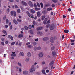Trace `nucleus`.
<instances>
[{"mask_svg":"<svg viewBox=\"0 0 75 75\" xmlns=\"http://www.w3.org/2000/svg\"><path fill=\"white\" fill-rule=\"evenodd\" d=\"M42 73H43V74L45 75H47V74L45 73V70H42Z\"/></svg>","mask_w":75,"mask_h":75,"instance_id":"nucleus-14","label":"nucleus"},{"mask_svg":"<svg viewBox=\"0 0 75 75\" xmlns=\"http://www.w3.org/2000/svg\"><path fill=\"white\" fill-rule=\"evenodd\" d=\"M52 8H49L47 9V11H50V10H52Z\"/></svg>","mask_w":75,"mask_h":75,"instance_id":"nucleus-32","label":"nucleus"},{"mask_svg":"<svg viewBox=\"0 0 75 75\" xmlns=\"http://www.w3.org/2000/svg\"><path fill=\"white\" fill-rule=\"evenodd\" d=\"M1 43L2 45H4V42H1Z\"/></svg>","mask_w":75,"mask_h":75,"instance_id":"nucleus-42","label":"nucleus"},{"mask_svg":"<svg viewBox=\"0 0 75 75\" xmlns=\"http://www.w3.org/2000/svg\"><path fill=\"white\" fill-rule=\"evenodd\" d=\"M32 44L34 46H35L36 45H37V42H34L32 43Z\"/></svg>","mask_w":75,"mask_h":75,"instance_id":"nucleus-19","label":"nucleus"},{"mask_svg":"<svg viewBox=\"0 0 75 75\" xmlns=\"http://www.w3.org/2000/svg\"><path fill=\"white\" fill-rule=\"evenodd\" d=\"M11 59H14V56H12L11 57Z\"/></svg>","mask_w":75,"mask_h":75,"instance_id":"nucleus-50","label":"nucleus"},{"mask_svg":"<svg viewBox=\"0 0 75 75\" xmlns=\"http://www.w3.org/2000/svg\"><path fill=\"white\" fill-rule=\"evenodd\" d=\"M2 32L3 33H4V34H5L6 35H7V32H6V30H4L2 31Z\"/></svg>","mask_w":75,"mask_h":75,"instance_id":"nucleus-22","label":"nucleus"},{"mask_svg":"<svg viewBox=\"0 0 75 75\" xmlns=\"http://www.w3.org/2000/svg\"><path fill=\"white\" fill-rule=\"evenodd\" d=\"M13 22L15 24H18V22H17V21L16 20L14 19L13 20Z\"/></svg>","mask_w":75,"mask_h":75,"instance_id":"nucleus-20","label":"nucleus"},{"mask_svg":"<svg viewBox=\"0 0 75 75\" xmlns=\"http://www.w3.org/2000/svg\"><path fill=\"white\" fill-rule=\"evenodd\" d=\"M28 28H29V29L30 30L31 29V28H32V26L31 25H30L29 26Z\"/></svg>","mask_w":75,"mask_h":75,"instance_id":"nucleus-40","label":"nucleus"},{"mask_svg":"<svg viewBox=\"0 0 75 75\" xmlns=\"http://www.w3.org/2000/svg\"><path fill=\"white\" fill-rule=\"evenodd\" d=\"M17 21H18V22H19L20 23L21 22V20H20L19 19H17Z\"/></svg>","mask_w":75,"mask_h":75,"instance_id":"nucleus-37","label":"nucleus"},{"mask_svg":"<svg viewBox=\"0 0 75 75\" xmlns=\"http://www.w3.org/2000/svg\"><path fill=\"white\" fill-rule=\"evenodd\" d=\"M52 1L54 3H57L58 1V0H52Z\"/></svg>","mask_w":75,"mask_h":75,"instance_id":"nucleus-27","label":"nucleus"},{"mask_svg":"<svg viewBox=\"0 0 75 75\" xmlns=\"http://www.w3.org/2000/svg\"><path fill=\"white\" fill-rule=\"evenodd\" d=\"M74 40H71V42H74Z\"/></svg>","mask_w":75,"mask_h":75,"instance_id":"nucleus-64","label":"nucleus"},{"mask_svg":"<svg viewBox=\"0 0 75 75\" xmlns=\"http://www.w3.org/2000/svg\"><path fill=\"white\" fill-rule=\"evenodd\" d=\"M11 56L12 57H16V54H11Z\"/></svg>","mask_w":75,"mask_h":75,"instance_id":"nucleus-33","label":"nucleus"},{"mask_svg":"<svg viewBox=\"0 0 75 75\" xmlns=\"http://www.w3.org/2000/svg\"><path fill=\"white\" fill-rule=\"evenodd\" d=\"M8 22H9L8 20L6 19V24H8Z\"/></svg>","mask_w":75,"mask_h":75,"instance_id":"nucleus-46","label":"nucleus"},{"mask_svg":"<svg viewBox=\"0 0 75 75\" xmlns=\"http://www.w3.org/2000/svg\"><path fill=\"white\" fill-rule=\"evenodd\" d=\"M22 44V42H19V46H21V45Z\"/></svg>","mask_w":75,"mask_h":75,"instance_id":"nucleus-52","label":"nucleus"},{"mask_svg":"<svg viewBox=\"0 0 75 75\" xmlns=\"http://www.w3.org/2000/svg\"><path fill=\"white\" fill-rule=\"evenodd\" d=\"M27 56L28 57H31V53L30 52H28Z\"/></svg>","mask_w":75,"mask_h":75,"instance_id":"nucleus-12","label":"nucleus"},{"mask_svg":"<svg viewBox=\"0 0 75 75\" xmlns=\"http://www.w3.org/2000/svg\"><path fill=\"white\" fill-rule=\"evenodd\" d=\"M11 16H13V12L12 11L11 12Z\"/></svg>","mask_w":75,"mask_h":75,"instance_id":"nucleus-55","label":"nucleus"},{"mask_svg":"<svg viewBox=\"0 0 75 75\" xmlns=\"http://www.w3.org/2000/svg\"><path fill=\"white\" fill-rule=\"evenodd\" d=\"M64 33H68L69 32V31L68 30H64Z\"/></svg>","mask_w":75,"mask_h":75,"instance_id":"nucleus-30","label":"nucleus"},{"mask_svg":"<svg viewBox=\"0 0 75 75\" xmlns=\"http://www.w3.org/2000/svg\"><path fill=\"white\" fill-rule=\"evenodd\" d=\"M26 13L28 14V17H30V13L28 11H26Z\"/></svg>","mask_w":75,"mask_h":75,"instance_id":"nucleus-25","label":"nucleus"},{"mask_svg":"<svg viewBox=\"0 0 75 75\" xmlns=\"http://www.w3.org/2000/svg\"><path fill=\"white\" fill-rule=\"evenodd\" d=\"M42 34V33L41 32L38 31L37 32V34H38V35H41Z\"/></svg>","mask_w":75,"mask_h":75,"instance_id":"nucleus-15","label":"nucleus"},{"mask_svg":"<svg viewBox=\"0 0 75 75\" xmlns=\"http://www.w3.org/2000/svg\"><path fill=\"white\" fill-rule=\"evenodd\" d=\"M33 23L34 25H35V21H33Z\"/></svg>","mask_w":75,"mask_h":75,"instance_id":"nucleus-53","label":"nucleus"},{"mask_svg":"<svg viewBox=\"0 0 75 75\" xmlns=\"http://www.w3.org/2000/svg\"><path fill=\"white\" fill-rule=\"evenodd\" d=\"M19 54L20 56H24V52H20Z\"/></svg>","mask_w":75,"mask_h":75,"instance_id":"nucleus-10","label":"nucleus"},{"mask_svg":"<svg viewBox=\"0 0 75 75\" xmlns=\"http://www.w3.org/2000/svg\"><path fill=\"white\" fill-rule=\"evenodd\" d=\"M23 34H21L19 35V38H21V37H23Z\"/></svg>","mask_w":75,"mask_h":75,"instance_id":"nucleus-24","label":"nucleus"},{"mask_svg":"<svg viewBox=\"0 0 75 75\" xmlns=\"http://www.w3.org/2000/svg\"><path fill=\"white\" fill-rule=\"evenodd\" d=\"M15 44V42H13L11 43V45H13Z\"/></svg>","mask_w":75,"mask_h":75,"instance_id":"nucleus-54","label":"nucleus"},{"mask_svg":"<svg viewBox=\"0 0 75 75\" xmlns=\"http://www.w3.org/2000/svg\"><path fill=\"white\" fill-rule=\"evenodd\" d=\"M34 41H36L37 42L38 41V39H35L34 40Z\"/></svg>","mask_w":75,"mask_h":75,"instance_id":"nucleus-48","label":"nucleus"},{"mask_svg":"<svg viewBox=\"0 0 75 75\" xmlns=\"http://www.w3.org/2000/svg\"><path fill=\"white\" fill-rule=\"evenodd\" d=\"M41 49H42V48L40 46L36 48V49L38 51H39V50H41Z\"/></svg>","mask_w":75,"mask_h":75,"instance_id":"nucleus-9","label":"nucleus"},{"mask_svg":"<svg viewBox=\"0 0 75 75\" xmlns=\"http://www.w3.org/2000/svg\"><path fill=\"white\" fill-rule=\"evenodd\" d=\"M34 7H35V8H37V4L35 3L34 4Z\"/></svg>","mask_w":75,"mask_h":75,"instance_id":"nucleus-58","label":"nucleus"},{"mask_svg":"<svg viewBox=\"0 0 75 75\" xmlns=\"http://www.w3.org/2000/svg\"><path fill=\"white\" fill-rule=\"evenodd\" d=\"M10 38H11V41H13V37L12 36H11Z\"/></svg>","mask_w":75,"mask_h":75,"instance_id":"nucleus-51","label":"nucleus"},{"mask_svg":"<svg viewBox=\"0 0 75 75\" xmlns=\"http://www.w3.org/2000/svg\"><path fill=\"white\" fill-rule=\"evenodd\" d=\"M31 18H34V19H35V20H36V19H37V16H35L34 17H31Z\"/></svg>","mask_w":75,"mask_h":75,"instance_id":"nucleus-29","label":"nucleus"},{"mask_svg":"<svg viewBox=\"0 0 75 75\" xmlns=\"http://www.w3.org/2000/svg\"><path fill=\"white\" fill-rule=\"evenodd\" d=\"M55 49V47L53 46L51 48L52 50H54Z\"/></svg>","mask_w":75,"mask_h":75,"instance_id":"nucleus-44","label":"nucleus"},{"mask_svg":"<svg viewBox=\"0 0 75 75\" xmlns=\"http://www.w3.org/2000/svg\"><path fill=\"white\" fill-rule=\"evenodd\" d=\"M34 51H36V50H37V47H34Z\"/></svg>","mask_w":75,"mask_h":75,"instance_id":"nucleus-49","label":"nucleus"},{"mask_svg":"<svg viewBox=\"0 0 75 75\" xmlns=\"http://www.w3.org/2000/svg\"><path fill=\"white\" fill-rule=\"evenodd\" d=\"M24 28H25V30H28V27L26 26H24Z\"/></svg>","mask_w":75,"mask_h":75,"instance_id":"nucleus-23","label":"nucleus"},{"mask_svg":"<svg viewBox=\"0 0 75 75\" xmlns=\"http://www.w3.org/2000/svg\"><path fill=\"white\" fill-rule=\"evenodd\" d=\"M22 4L23 5H24L25 6H27V3L26 2H24L23 1H22Z\"/></svg>","mask_w":75,"mask_h":75,"instance_id":"nucleus-16","label":"nucleus"},{"mask_svg":"<svg viewBox=\"0 0 75 75\" xmlns=\"http://www.w3.org/2000/svg\"><path fill=\"white\" fill-rule=\"evenodd\" d=\"M30 33H31V34H33V31H32V30H30Z\"/></svg>","mask_w":75,"mask_h":75,"instance_id":"nucleus-62","label":"nucleus"},{"mask_svg":"<svg viewBox=\"0 0 75 75\" xmlns=\"http://www.w3.org/2000/svg\"><path fill=\"white\" fill-rule=\"evenodd\" d=\"M1 6V1L0 0V7Z\"/></svg>","mask_w":75,"mask_h":75,"instance_id":"nucleus-61","label":"nucleus"},{"mask_svg":"<svg viewBox=\"0 0 75 75\" xmlns=\"http://www.w3.org/2000/svg\"><path fill=\"white\" fill-rule=\"evenodd\" d=\"M28 48H31L32 46H31V45H29L28 46Z\"/></svg>","mask_w":75,"mask_h":75,"instance_id":"nucleus-38","label":"nucleus"},{"mask_svg":"<svg viewBox=\"0 0 75 75\" xmlns=\"http://www.w3.org/2000/svg\"><path fill=\"white\" fill-rule=\"evenodd\" d=\"M15 7L16 8H18V6L17 5H15Z\"/></svg>","mask_w":75,"mask_h":75,"instance_id":"nucleus-43","label":"nucleus"},{"mask_svg":"<svg viewBox=\"0 0 75 75\" xmlns=\"http://www.w3.org/2000/svg\"><path fill=\"white\" fill-rule=\"evenodd\" d=\"M31 12L32 14H34L35 13V11L33 9H31L30 11Z\"/></svg>","mask_w":75,"mask_h":75,"instance_id":"nucleus-21","label":"nucleus"},{"mask_svg":"<svg viewBox=\"0 0 75 75\" xmlns=\"http://www.w3.org/2000/svg\"><path fill=\"white\" fill-rule=\"evenodd\" d=\"M29 61H30V58L29 57H27L25 59V61L26 62H29Z\"/></svg>","mask_w":75,"mask_h":75,"instance_id":"nucleus-11","label":"nucleus"},{"mask_svg":"<svg viewBox=\"0 0 75 75\" xmlns=\"http://www.w3.org/2000/svg\"><path fill=\"white\" fill-rule=\"evenodd\" d=\"M52 7H55V5L54 4H52Z\"/></svg>","mask_w":75,"mask_h":75,"instance_id":"nucleus-45","label":"nucleus"},{"mask_svg":"<svg viewBox=\"0 0 75 75\" xmlns=\"http://www.w3.org/2000/svg\"><path fill=\"white\" fill-rule=\"evenodd\" d=\"M37 4L38 7H40L41 6L40 5V4H39V3H37Z\"/></svg>","mask_w":75,"mask_h":75,"instance_id":"nucleus-39","label":"nucleus"},{"mask_svg":"<svg viewBox=\"0 0 75 75\" xmlns=\"http://www.w3.org/2000/svg\"><path fill=\"white\" fill-rule=\"evenodd\" d=\"M9 11H10V9L9 8H8L7 10V13H8Z\"/></svg>","mask_w":75,"mask_h":75,"instance_id":"nucleus-35","label":"nucleus"},{"mask_svg":"<svg viewBox=\"0 0 75 75\" xmlns=\"http://www.w3.org/2000/svg\"><path fill=\"white\" fill-rule=\"evenodd\" d=\"M17 12L18 13H20V10L18 9L17 10Z\"/></svg>","mask_w":75,"mask_h":75,"instance_id":"nucleus-57","label":"nucleus"},{"mask_svg":"<svg viewBox=\"0 0 75 75\" xmlns=\"http://www.w3.org/2000/svg\"><path fill=\"white\" fill-rule=\"evenodd\" d=\"M52 55L53 56V57H54V56L56 55V52H55V51H53L52 52Z\"/></svg>","mask_w":75,"mask_h":75,"instance_id":"nucleus-8","label":"nucleus"},{"mask_svg":"<svg viewBox=\"0 0 75 75\" xmlns=\"http://www.w3.org/2000/svg\"><path fill=\"white\" fill-rule=\"evenodd\" d=\"M50 26V24H48L46 25V28H48Z\"/></svg>","mask_w":75,"mask_h":75,"instance_id":"nucleus-60","label":"nucleus"},{"mask_svg":"<svg viewBox=\"0 0 75 75\" xmlns=\"http://www.w3.org/2000/svg\"><path fill=\"white\" fill-rule=\"evenodd\" d=\"M35 10L36 11L40 10V8H35Z\"/></svg>","mask_w":75,"mask_h":75,"instance_id":"nucleus-36","label":"nucleus"},{"mask_svg":"<svg viewBox=\"0 0 75 75\" xmlns=\"http://www.w3.org/2000/svg\"><path fill=\"white\" fill-rule=\"evenodd\" d=\"M18 65H19V66H20V67H21V63H18Z\"/></svg>","mask_w":75,"mask_h":75,"instance_id":"nucleus-56","label":"nucleus"},{"mask_svg":"<svg viewBox=\"0 0 75 75\" xmlns=\"http://www.w3.org/2000/svg\"><path fill=\"white\" fill-rule=\"evenodd\" d=\"M45 16H43L42 17V20H44V18H45Z\"/></svg>","mask_w":75,"mask_h":75,"instance_id":"nucleus-31","label":"nucleus"},{"mask_svg":"<svg viewBox=\"0 0 75 75\" xmlns=\"http://www.w3.org/2000/svg\"><path fill=\"white\" fill-rule=\"evenodd\" d=\"M1 40L2 41H4V38H2Z\"/></svg>","mask_w":75,"mask_h":75,"instance_id":"nucleus-63","label":"nucleus"},{"mask_svg":"<svg viewBox=\"0 0 75 75\" xmlns=\"http://www.w3.org/2000/svg\"><path fill=\"white\" fill-rule=\"evenodd\" d=\"M47 18H45L44 22L43 23L44 24H46V22H47Z\"/></svg>","mask_w":75,"mask_h":75,"instance_id":"nucleus-18","label":"nucleus"},{"mask_svg":"<svg viewBox=\"0 0 75 75\" xmlns=\"http://www.w3.org/2000/svg\"><path fill=\"white\" fill-rule=\"evenodd\" d=\"M5 43L6 44H8V41H6L5 42Z\"/></svg>","mask_w":75,"mask_h":75,"instance_id":"nucleus-47","label":"nucleus"},{"mask_svg":"<svg viewBox=\"0 0 75 75\" xmlns=\"http://www.w3.org/2000/svg\"><path fill=\"white\" fill-rule=\"evenodd\" d=\"M37 15L38 17H40L41 16V13H40V12H38L37 13Z\"/></svg>","mask_w":75,"mask_h":75,"instance_id":"nucleus-17","label":"nucleus"},{"mask_svg":"<svg viewBox=\"0 0 75 75\" xmlns=\"http://www.w3.org/2000/svg\"><path fill=\"white\" fill-rule=\"evenodd\" d=\"M48 40H49V38L47 37H45L43 38V41H47Z\"/></svg>","mask_w":75,"mask_h":75,"instance_id":"nucleus-7","label":"nucleus"},{"mask_svg":"<svg viewBox=\"0 0 75 75\" xmlns=\"http://www.w3.org/2000/svg\"><path fill=\"white\" fill-rule=\"evenodd\" d=\"M28 4L29 5V6L30 7H33L34 6V5H33V3L31 2V1H29L28 2Z\"/></svg>","mask_w":75,"mask_h":75,"instance_id":"nucleus-4","label":"nucleus"},{"mask_svg":"<svg viewBox=\"0 0 75 75\" xmlns=\"http://www.w3.org/2000/svg\"><path fill=\"white\" fill-rule=\"evenodd\" d=\"M28 72L27 70L24 71L23 72V74L24 75H27V74H28Z\"/></svg>","mask_w":75,"mask_h":75,"instance_id":"nucleus-6","label":"nucleus"},{"mask_svg":"<svg viewBox=\"0 0 75 75\" xmlns=\"http://www.w3.org/2000/svg\"><path fill=\"white\" fill-rule=\"evenodd\" d=\"M54 64V61H52L50 63L49 65H52Z\"/></svg>","mask_w":75,"mask_h":75,"instance_id":"nucleus-28","label":"nucleus"},{"mask_svg":"<svg viewBox=\"0 0 75 75\" xmlns=\"http://www.w3.org/2000/svg\"><path fill=\"white\" fill-rule=\"evenodd\" d=\"M41 7V8H43L44 7V5L43 4V3L41 2L40 3Z\"/></svg>","mask_w":75,"mask_h":75,"instance_id":"nucleus-26","label":"nucleus"},{"mask_svg":"<svg viewBox=\"0 0 75 75\" xmlns=\"http://www.w3.org/2000/svg\"><path fill=\"white\" fill-rule=\"evenodd\" d=\"M35 71V69H34V65H33L31 66V68L30 69V72H33Z\"/></svg>","mask_w":75,"mask_h":75,"instance_id":"nucleus-1","label":"nucleus"},{"mask_svg":"<svg viewBox=\"0 0 75 75\" xmlns=\"http://www.w3.org/2000/svg\"><path fill=\"white\" fill-rule=\"evenodd\" d=\"M6 18V16L5 15L3 17V20H5Z\"/></svg>","mask_w":75,"mask_h":75,"instance_id":"nucleus-41","label":"nucleus"},{"mask_svg":"<svg viewBox=\"0 0 75 75\" xmlns=\"http://www.w3.org/2000/svg\"><path fill=\"white\" fill-rule=\"evenodd\" d=\"M42 65H44V64H45V62L43 61L42 62Z\"/></svg>","mask_w":75,"mask_h":75,"instance_id":"nucleus-59","label":"nucleus"},{"mask_svg":"<svg viewBox=\"0 0 75 75\" xmlns=\"http://www.w3.org/2000/svg\"><path fill=\"white\" fill-rule=\"evenodd\" d=\"M42 27H38L37 28L36 30H38V31H39L40 30H42Z\"/></svg>","mask_w":75,"mask_h":75,"instance_id":"nucleus-13","label":"nucleus"},{"mask_svg":"<svg viewBox=\"0 0 75 75\" xmlns=\"http://www.w3.org/2000/svg\"><path fill=\"white\" fill-rule=\"evenodd\" d=\"M13 15L15 17H16V12L14 11L13 12Z\"/></svg>","mask_w":75,"mask_h":75,"instance_id":"nucleus-34","label":"nucleus"},{"mask_svg":"<svg viewBox=\"0 0 75 75\" xmlns=\"http://www.w3.org/2000/svg\"><path fill=\"white\" fill-rule=\"evenodd\" d=\"M55 28V25L54 24H52L50 27V30H52Z\"/></svg>","mask_w":75,"mask_h":75,"instance_id":"nucleus-3","label":"nucleus"},{"mask_svg":"<svg viewBox=\"0 0 75 75\" xmlns=\"http://www.w3.org/2000/svg\"><path fill=\"white\" fill-rule=\"evenodd\" d=\"M55 40V38L53 37H51L50 38V41L51 43H54V40Z\"/></svg>","mask_w":75,"mask_h":75,"instance_id":"nucleus-2","label":"nucleus"},{"mask_svg":"<svg viewBox=\"0 0 75 75\" xmlns=\"http://www.w3.org/2000/svg\"><path fill=\"white\" fill-rule=\"evenodd\" d=\"M39 56L40 57H42L44 56V54L42 52H40L39 53Z\"/></svg>","mask_w":75,"mask_h":75,"instance_id":"nucleus-5","label":"nucleus"}]
</instances>
